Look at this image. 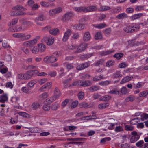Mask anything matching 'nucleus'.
<instances>
[{
    "label": "nucleus",
    "instance_id": "nucleus-1",
    "mask_svg": "<svg viewBox=\"0 0 148 148\" xmlns=\"http://www.w3.org/2000/svg\"><path fill=\"white\" fill-rule=\"evenodd\" d=\"M12 9L14 10L11 12V15L18 16L25 15L26 14L25 12L21 11H25L26 10V8L22 6L17 5L13 7Z\"/></svg>",
    "mask_w": 148,
    "mask_h": 148
},
{
    "label": "nucleus",
    "instance_id": "nucleus-2",
    "mask_svg": "<svg viewBox=\"0 0 148 148\" xmlns=\"http://www.w3.org/2000/svg\"><path fill=\"white\" fill-rule=\"evenodd\" d=\"M138 24L132 23L129 25L127 27L124 28V30L127 32H132L139 28Z\"/></svg>",
    "mask_w": 148,
    "mask_h": 148
},
{
    "label": "nucleus",
    "instance_id": "nucleus-3",
    "mask_svg": "<svg viewBox=\"0 0 148 148\" xmlns=\"http://www.w3.org/2000/svg\"><path fill=\"white\" fill-rule=\"evenodd\" d=\"M43 40L48 45H51L54 42V38L51 35H47L44 37Z\"/></svg>",
    "mask_w": 148,
    "mask_h": 148
},
{
    "label": "nucleus",
    "instance_id": "nucleus-4",
    "mask_svg": "<svg viewBox=\"0 0 148 148\" xmlns=\"http://www.w3.org/2000/svg\"><path fill=\"white\" fill-rule=\"evenodd\" d=\"M62 11V8L60 7L50 10L48 12L49 15L50 16H54L55 15L60 13Z\"/></svg>",
    "mask_w": 148,
    "mask_h": 148
},
{
    "label": "nucleus",
    "instance_id": "nucleus-5",
    "mask_svg": "<svg viewBox=\"0 0 148 148\" xmlns=\"http://www.w3.org/2000/svg\"><path fill=\"white\" fill-rule=\"evenodd\" d=\"M73 16V14L70 12L65 13L62 18V20L64 22H67Z\"/></svg>",
    "mask_w": 148,
    "mask_h": 148
},
{
    "label": "nucleus",
    "instance_id": "nucleus-6",
    "mask_svg": "<svg viewBox=\"0 0 148 148\" xmlns=\"http://www.w3.org/2000/svg\"><path fill=\"white\" fill-rule=\"evenodd\" d=\"M88 44L86 43H82L79 45L75 52L76 53H79L84 50L87 47Z\"/></svg>",
    "mask_w": 148,
    "mask_h": 148
},
{
    "label": "nucleus",
    "instance_id": "nucleus-7",
    "mask_svg": "<svg viewBox=\"0 0 148 148\" xmlns=\"http://www.w3.org/2000/svg\"><path fill=\"white\" fill-rule=\"evenodd\" d=\"M71 33V31L70 30H67L65 32L64 36L62 39V40L64 42L66 41Z\"/></svg>",
    "mask_w": 148,
    "mask_h": 148
},
{
    "label": "nucleus",
    "instance_id": "nucleus-8",
    "mask_svg": "<svg viewBox=\"0 0 148 148\" xmlns=\"http://www.w3.org/2000/svg\"><path fill=\"white\" fill-rule=\"evenodd\" d=\"M85 13L92 12L97 10L96 7L94 5L89 6L88 7L85 6Z\"/></svg>",
    "mask_w": 148,
    "mask_h": 148
},
{
    "label": "nucleus",
    "instance_id": "nucleus-9",
    "mask_svg": "<svg viewBox=\"0 0 148 148\" xmlns=\"http://www.w3.org/2000/svg\"><path fill=\"white\" fill-rule=\"evenodd\" d=\"M90 65L89 63L86 62L77 66L76 69L77 70H81L88 67Z\"/></svg>",
    "mask_w": 148,
    "mask_h": 148
},
{
    "label": "nucleus",
    "instance_id": "nucleus-10",
    "mask_svg": "<svg viewBox=\"0 0 148 148\" xmlns=\"http://www.w3.org/2000/svg\"><path fill=\"white\" fill-rule=\"evenodd\" d=\"M41 106L40 103L38 101H35L32 103L31 107L33 110H35L38 108H39Z\"/></svg>",
    "mask_w": 148,
    "mask_h": 148
},
{
    "label": "nucleus",
    "instance_id": "nucleus-11",
    "mask_svg": "<svg viewBox=\"0 0 148 148\" xmlns=\"http://www.w3.org/2000/svg\"><path fill=\"white\" fill-rule=\"evenodd\" d=\"M52 83L48 82L42 86L40 88L41 90L44 91V89L49 90L51 88V86Z\"/></svg>",
    "mask_w": 148,
    "mask_h": 148
},
{
    "label": "nucleus",
    "instance_id": "nucleus-12",
    "mask_svg": "<svg viewBox=\"0 0 148 148\" xmlns=\"http://www.w3.org/2000/svg\"><path fill=\"white\" fill-rule=\"evenodd\" d=\"M90 35L89 32H85L84 34L83 37V40L85 41H87L90 40Z\"/></svg>",
    "mask_w": 148,
    "mask_h": 148
},
{
    "label": "nucleus",
    "instance_id": "nucleus-13",
    "mask_svg": "<svg viewBox=\"0 0 148 148\" xmlns=\"http://www.w3.org/2000/svg\"><path fill=\"white\" fill-rule=\"evenodd\" d=\"M73 9L77 12L85 13V6L73 7Z\"/></svg>",
    "mask_w": 148,
    "mask_h": 148
},
{
    "label": "nucleus",
    "instance_id": "nucleus-14",
    "mask_svg": "<svg viewBox=\"0 0 148 148\" xmlns=\"http://www.w3.org/2000/svg\"><path fill=\"white\" fill-rule=\"evenodd\" d=\"M73 27L74 29L81 30L83 29L85 27V25L83 24H79L74 25Z\"/></svg>",
    "mask_w": 148,
    "mask_h": 148
},
{
    "label": "nucleus",
    "instance_id": "nucleus-15",
    "mask_svg": "<svg viewBox=\"0 0 148 148\" xmlns=\"http://www.w3.org/2000/svg\"><path fill=\"white\" fill-rule=\"evenodd\" d=\"M121 10V8L120 7H117L116 8H114L113 9L112 8L110 10V14H112L115 13H117L120 11Z\"/></svg>",
    "mask_w": 148,
    "mask_h": 148
},
{
    "label": "nucleus",
    "instance_id": "nucleus-16",
    "mask_svg": "<svg viewBox=\"0 0 148 148\" xmlns=\"http://www.w3.org/2000/svg\"><path fill=\"white\" fill-rule=\"evenodd\" d=\"M132 78L133 77L131 76H126L121 81L120 83L121 84H123L125 83H126L130 81Z\"/></svg>",
    "mask_w": 148,
    "mask_h": 148
},
{
    "label": "nucleus",
    "instance_id": "nucleus-17",
    "mask_svg": "<svg viewBox=\"0 0 148 148\" xmlns=\"http://www.w3.org/2000/svg\"><path fill=\"white\" fill-rule=\"evenodd\" d=\"M122 76V75L120 71H117L112 74V77L115 79L116 78L121 77Z\"/></svg>",
    "mask_w": 148,
    "mask_h": 148
},
{
    "label": "nucleus",
    "instance_id": "nucleus-18",
    "mask_svg": "<svg viewBox=\"0 0 148 148\" xmlns=\"http://www.w3.org/2000/svg\"><path fill=\"white\" fill-rule=\"evenodd\" d=\"M37 82L36 80H32L27 83V87L28 88L32 89L34 87V84Z\"/></svg>",
    "mask_w": 148,
    "mask_h": 148
},
{
    "label": "nucleus",
    "instance_id": "nucleus-19",
    "mask_svg": "<svg viewBox=\"0 0 148 148\" xmlns=\"http://www.w3.org/2000/svg\"><path fill=\"white\" fill-rule=\"evenodd\" d=\"M60 93L58 89L56 87L55 88L53 96L56 99H58L60 96Z\"/></svg>",
    "mask_w": 148,
    "mask_h": 148
},
{
    "label": "nucleus",
    "instance_id": "nucleus-20",
    "mask_svg": "<svg viewBox=\"0 0 148 148\" xmlns=\"http://www.w3.org/2000/svg\"><path fill=\"white\" fill-rule=\"evenodd\" d=\"M8 97L6 94H3L0 97V102L4 103L7 101Z\"/></svg>",
    "mask_w": 148,
    "mask_h": 148
},
{
    "label": "nucleus",
    "instance_id": "nucleus-21",
    "mask_svg": "<svg viewBox=\"0 0 148 148\" xmlns=\"http://www.w3.org/2000/svg\"><path fill=\"white\" fill-rule=\"evenodd\" d=\"M127 14L125 13H121L116 16V18L119 19H123L127 18Z\"/></svg>",
    "mask_w": 148,
    "mask_h": 148
},
{
    "label": "nucleus",
    "instance_id": "nucleus-22",
    "mask_svg": "<svg viewBox=\"0 0 148 148\" xmlns=\"http://www.w3.org/2000/svg\"><path fill=\"white\" fill-rule=\"evenodd\" d=\"M100 87L98 86L95 85L90 87L88 90L91 92L97 91L99 89Z\"/></svg>",
    "mask_w": 148,
    "mask_h": 148
},
{
    "label": "nucleus",
    "instance_id": "nucleus-23",
    "mask_svg": "<svg viewBox=\"0 0 148 148\" xmlns=\"http://www.w3.org/2000/svg\"><path fill=\"white\" fill-rule=\"evenodd\" d=\"M75 75V73H71L70 74L69 76H71V77H69V78L64 80L63 82V84H67L69 82L71 81L72 79L74 77V76Z\"/></svg>",
    "mask_w": 148,
    "mask_h": 148
},
{
    "label": "nucleus",
    "instance_id": "nucleus-24",
    "mask_svg": "<svg viewBox=\"0 0 148 148\" xmlns=\"http://www.w3.org/2000/svg\"><path fill=\"white\" fill-rule=\"evenodd\" d=\"M75 75V73H71L70 74L69 76H71V77H69V78L64 80L63 82V84H67L69 82L71 81L72 79L74 77V76Z\"/></svg>",
    "mask_w": 148,
    "mask_h": 148
},
{
    "label": "nucleus",
    "instance_id": "nucleus-25",
    "mask_svg": "<svg viewBox=\"0 0 148 148\" xmlns=\"http://www.w3.org/2000/svg\"><path fill=\"white\" fill-rule=\"evenodd\" d=\"M31 133H39L41 131L40 128L38 127H32L29 129Z\"/></svg>",
    "mask_w": 148,
    "mask_h": 148
},
{
    "label": "nucleus",
    "instance_id": "nucleus-26",
    "mask_svg": "<svg viewBox=\"0 0 148 148\" xmlns=\"http://www.w3.org/2000/svg\"><path fill=\"white\" fill-rule=\"evenodd\" d=\"M111 9V8L108 6L103 5L101 6L99 8V11H106L110 10Z\"/></svg>",
    "mask_w": 148,
    "mask_h": 148
},
{
    "label": "nucleus",
    "instance_id": "nucleus-27",
    "mask_svg": "<svg viewBox=\"0 0 148 148\" xmlns=\"http://www.w3.org/2000/svg\"><path fill=\"white\" fill-rule=\"evenodd\" d=\"M38 46L39 51L41 52H44L46 49L45 46L42 43L39 44L37 45Z\"/></svg>",
    "mask_w": 148,
    "mask_h": 148
},
{
    "label": "nucleus",
    "instance_id": "nucleus-28",
    "mask_svg": "<svg viewBox=\"0 0 148 148\" xmlns=\"http://www.w3.org/2000/svg\"><path fill=\"white\" fill-rule=\"evenodd\" d=\"M140 135L132 136L130 139V141L131 143H134L137 141L140 138Z\"/></svg>",
    "mask_w": 148,
    "mask_h": 148
},
{
    "label": "nucleus",
    "instance_id": "nucleus-29",
    "mask_svg": "<svg viewBox=\"0 0 148 148\" xmlns=\"http://www.w3.org/2000/svg\"><path fill=\"white\" fill-rule=\"evenodd\" d=\"M111 98V97L108 95H106L102 96L100 97L99 99V101H108L110 100Z\"/></svg>",
    "mask_w": 148,
    "mask_h": 148
},
{
    "label": "nucleus",
    "instance_id": "nucleus-30",
    "mask_svg": "<svg viewBox=\"0 0 148 148\" xmlns=\"http://www.w3.org/2000/svg\"><path fill=\"white\" fill-rule=\"evenodd\" d=\"M45 20V17L43 14H40L38 17L34 19V21L36 20L40 21H43Z\"/></svg>",
    "mask_w": 148,
    "mask_h": 148
},
{
    "label": "nucleus",
    "instance_id": "nucleus-31",
    "mask_svg": "<svg viewBox=\"0 0 148 148\" xmlns=\"http://www.w3.org/2000/svg\"><path fill=\"white\" fill-rule=\"evenodd\" d=\"M59 33V29L56 28L51 29L49 31V33L53 35H56Z\"/></svg>",
    "mask_w": 148,
    "mask_h": 148
},
{
    "label": "nucleus",
    "instance_id": "nucleus-32",
    "mask_svg": "<svg viewBox=\"0 0 148 148\" xmlns=\"http://www.w3.org/2000/svg\"><path fill=\"white\" fill-rule=\"evenodd\" d=\"M57 99L55 97L53 96H52L50 97L48 99H47L45 101L46 102H47L49 104H50L52 102L54 101Z\"/></svg>",
    "mask_w": 148,
    "mask_h": 148
},
{
    "label": "nucleus",
    "instance_id": "nucleus-33",
    "mask_svg": "<svg viewBox=\"0 0 148 148\" xmlns=\"http://www.w3.org/2000/svg\"><path fill=\"white\" fill-rule=\"evenodd\" d=\"M91 82L89 80L82 81V86H88L91 85Z\"/></svg>",
    "mask_w": 148,
    "mask_h": 148
},
{
    "label": "nucleus",
    "instance_id": "nucleus-34",
    "mask_svg": "<svg viewBox=\"0 0 148 148\" xmlns=\"http://www.w3.org/2000/svg\"><path fill=\"white\" fill-rule=\"evenodd\" d=\"M135 99L134 96L130 95L126 98L125 101L126 102H128L130 101H133Z\"/></svg>",
    "mask_w": 148,
    "mask_h": 148
},
{
    "label": "nucleus",
    "instance_id": "nucleus-35",
    "mask_svg": "<svg viewBox=\"0 0 148 148\" xmlns=\"http://www.w3.org/2000/svg\"><path fill=\"white\" fill-rule=\"evenodd\" d=\"M111 82V81L106 80L103 81H101L99 83V84L102 86H105L108 85L109 84H110Z\"/></svg>",
    "mask_w": 148,
    "mask_h": 148
},
{
    "label": "nucleus",
    "instance_id": "nucleus-36",
    "mask_svg": "<svg viewBox=\"0 0 148 148\" xmlns=\"http://www.w3.org/2000/svg\"><path fill=\"white\" fill-rule=\"evenodd\" d=\"M21 90L23 92L27 94H29L31 92L30 89L28 87H22L21 88Z\"/></svg>",
    "mask_w": 148,
    "mask_h": 148
},
{
    "label": "nucleus",
    "instance_id": "nucleus-37",
    "mask_svg": "<svg viewBox=\"0 0 148 148\" xmlns=\"http://www.w3.org/2000/svg\"><path fill=\"white\" fill-rule=\"evenodd\" d=\"M30 50L32 52L35 54H37L39 52V50L37 46H34L32 48H30Z\"/></svg>",
    "mask_w": 148,
    "mask_h": 148
},
{
    "label": "nucleus",
    "instance_id": "nucleus-38",
    "mask_svg": "<svg viewBox=\"0 0 148 148\" xmlns=\"http://www.w3.org/2000/svg\"><path fill=\"white\" fill-rule=\"evenodd\" d=\"M59 107V104L56 102L53 103L51 105V109L53 110H57Z\"/></svg>",
    "mask_w": 148,
    "mask_h": 148
},
{
    "label": "nucleus",
    "instance_id": "nucleus-39",
    "mask_svg": "<svg viewBox=\"0 0 148 148\" xmlns=\"http://www.w3.org/2000/svg\"><path fill=\"white\" fill-rule=\"evenodd\" d=\"M109 105L108 103H101L98 105V107L100 109L105 108L108 107Z\"/></svg>",
    "mask_w": 148,
    "mask_h": 148
},
{
    "label": "nucleus",
    "instance_id": "nucleus-40",
    "mask_svg": "<svg viewBox=\"0 0 148 148\" xmlns=\"http://www.w3.org/2000/svg\"><path fill=\"white\" fill-rule=\"evenodd\" d=\"M143 14L142 13H139L136 14L132 16L131 17V18L133 20H135L138 19L142 16Z\"/></svg>",
    "mask_w": 148,
    "mask_h": 148
},
{
    "label": "nucleus",
    "instance_id": "nucleus-41",
    "mask_svg": "<svg viewBox=\"0 0 148 148\" xmlns=\"http://www.w3.org/2000/svg\"><path fill=\"white\" fill-rule=\"evenodd\" d=\"M104 62V60L103 59H99L96 62L94 63V65L96 66H98L99 65H102Z\"/></svg>",
    "mask_w": 148,
    "mask_h": 148
},
{
    "label": "nucleus",
    "instance_id": "nucleus-42",
    "mask_svg": "<svg viewBox=\"0 0 148 148\" xmlns=\"http://www.w3.org/2000/svg\"><path fill=\"white\" fill-rule=\"evenodd\" d=\"M114 51V50H108L102 52L100 55L101 56L107 55L109 54L112 53Z\"/></svg>",
    "mask_w": 148,
    "mask_h": 148
},
{
    "label": "nucleus",
    "instance_id": "nucleus-43",
    "mask_svg": "<svg viewBox=\"0 0 148 148\" xmlns=\"http://www.w3.org/2000/svg\"><path fill=\"white\" fill-rule=\"evenodd\" d=\"M95 27L98 29H101L106 27V25L104 23H99L95 25Z\"/></svg>",
    "mask_w": 148,
    "mask_h": 148
},
{
    "label": "nucleus",
    "instance_id": "nucleus-44",
    "mask_svg": "<svg viewBox=\"0 0 148 148\" xmlns=\"http://www.w3.org/2000/svg\"><path fill=\"white\" fill-rule=\"evenodd\" d=\"M92 56L91 54H84L81 55L80 57V58L81 59H87Z\"/></svg>",
    "mask_w": 148,
    "mask_h": 148
},
{
    "label": "nucleus",
    "instance_id": "nucleus-45",
    "mask_svg": "<svg viewBox=\"0 0 148 148\" xmlns=\"http://www.w3.org/2000/svg\"><path fill=\"white\" fill-rule=\"evenodd\" d=\"M73 86H82V81L79 80L75 81L72 83Z\"/></svg>",
    "mask_w": 148,
    "mask_h": 148
},
{
    "label": "nucleus",
    "instance_id": "nucleus-46",
    "mask_svg": "<svg viewBox=\"0 0 148 148\" xmlns=\"http://www.w3.org/2000/svg\"><path fill=\"white\" fill-rule=\"evenodd\" d=\"M51 107L49 103H45L44 104L43 107L42 109L45 111H48L49 110L50 108Z\"/></svg>",
    "mask_w": 148,
    "mask_h": 148
},
{
    "label": "nucleus",
    "instance_id": "nucleus-47",
    "mask_svg": "<svg viewBox=\"0 0 148 148\" xmlns=\"http://www.w3.org/2000/svg\"><path fill=\"white\" fill-rule=\"evenodd\" d=\"M47 93L45 92L41 94L39 96V97L41 100H43L46 98L48 96Z\"/></svg>",
    "mask_w": 148,
    "mask_h": 148
},
{
    "label": "nucleus",
    "instance_id": "nucleus-48",
    "mask_svg": "<svg viewBox=\"0 0 148 148\" xmlns=\"http://www.w3.org/2000/svg\"><path fill=\"white\" fill-rule=\"evenodd\" d=\"M115 62L113 60H110L108 61L106 64V66L108 67L113 66L114 65Z\"/></svg>",
    "mask_w": 148,
    "mask_h": 148
},
{
    "label": "nucleus",
    "instance_id": "nucleus-49",
    "mask_svg": "<svg viewBox=\"0 0 148 148\" xmlns=\"http://www.w3.org/2000/svg\"><path fill=\"white\" fill-rule=\"evenodd\" d=\"M148 95V90H145L140 92L139 94V96L140 97H144Z\"/></svg>",
    "mask_w": 148,
    "mask_h": 148
},
{
    "label": "nucleus",
    "instance_id": "nucleus-50",
    "mask_svg": "<svg viewBox=\"0 0 148 148\" xmlns=\"http://www.w3.org/2000/svg\"><path fill=\"white\" fill-rule=\"evenodd\" d=\"M103 78V76L100 75L98 76L94 77L93 78V80L94 81L97 82L101 80Z\"/></svg>",
    "mask_w": 148,
    "mask_h": 148
},
{
    "label": "nucleus",
    "instance_id": "nucleus-51",
    "mask_svg": "<svg viewBox=\"0 0 148 148\" xmlns=\"http://www.w3.org/2000/svg\"><path fill=\"white\" fill-rule=\"evenodd\" d=\"M18 114L20 116L24 117L27 118L29 117V116L28 114L25 112H18Z\"/></svg>",
    "mask_w": 148,
    "mask_h": 148
},
{
    "label": "nucleus",
    "instance_id": "nucleus-52",
    "mask_svg": "<svg viewBox=\"0 0 148 148\" xmlns=\"http://www.w3.org/2000/svg\"><path fill=\"white\" fill-rule=\"evenodd\" d=\"M47 81V78H43L38 80L37 82L40 85H42Z\"/></svg>",
    "mask_w": 148,
    "mask_h": 148
},
{
    "label": "nucleus",
    "instance_id": "nucleus-53",
    "mask_svg": "<svg viewBox=\"0 0 148 148\" xmlns=\"http://www.w3.org/2000/svg\"><path fill=\"white\" fill-rule=\"evenodd\" d=\"M19 100V97H18L14 96L12 97L11 101L12 102L17 103Z\"/></svg>",
    "mask_w": 148,
    "mask_h": 148
},
{
    "label": "nucleus",
    "instance_id": "nucleus-54",
    "mask_svg": "<svg viewBox=\"0 0 148 148\" xmlns=\"http://www.w3.org/2000/svg\"><path fill=\"white\" fill-rule=\"evenodd\" d=\"M144 141L143 140H141L137 142L136 143V146L139 148H140V147H142L143 145V144H144Z\"/></svg>",
    "mask_w": 148,
    "mask_h": 148
},
{
    "label": "nucleus",
    "instance_id": "nucleus-55",
    "mask_svg": "<svg viewBox=\"0 0 148 148\" xmlns=\"http://www.w3.org/2000/svg\"><path fill=\"white\" fill-rule=\"evenodd\" d=\"M144 141L143 140H141L137 142L136 143V146L139 148H140V147H142L143 145V144H144Z\"/></svg>",
    "mask_w": 148,
    "mask_h": 148
},
{
    "label": "nucleus",
    "instance_id": "nucleus-56",
    "mask_svg": "<svg viewBox=\"0 0 148 148\" xmlns=\"http://www.w3.org/2000/svg\"><path fill=\"white\" fill-rule=\"evenodd\" d=\"M102 37V35L100 32H97L95 35V38L96 40L100 39Z\"/></svg>",
    "mask_w": 148,
    "mask_h": 148
},
{
    "label": "nucleus",
    "instance_id": "nucleus-57",
    "mask_svg": "<svg viewBox=\"0 0 148 148\" xmlns=\"http://www.w3.org/2000/svg\"><path fill=\"white\" fill-rule=\"evenodd\" d=\"M134 128V127L131 125H126L125 126V129L126 131H131Z\"/></svg>",
    "mask_w": 148,
    "mask_h": 148
},
{
    "label": "nucleus",
    "instance_id": "nucleus-58",
    "mask_svg": "<svg viewBox=\"0 0 148 148\" xmlns=\"http://www.w3.org/2000/svg\"><path fill=\"white\" fill-rule=\"evenodd\" d=\"M50 63L54 62L58 60V59L53 55L50 56Z\"/></svg>",
    "mask_w": 148,
    "mask_h": 148
},
{
    "label": "nucleus",
    "instance_id": "nucleus-59",
    "mask_svg": "<svg viewBox=\"0 0 148 148\" xmlns=\"http://www.w3.org/2000/svg\"><path fill=\"white\" fill-rule=\"evenodd\" d=\"M84 93L82 91H80L77 94L79 99V100H82L84 98Z\"/></svg>",
    "mask_w": 148,
    "mask_h": 148
},
{
    "label": "nucleus",
    "instance_id": "nucleus-60",
    "mask_svg": "<svg viewBox=\"0 0 148 148\" xmlns=\"http://www.w3.org/2000/svg\"><path fill=\"white\" fill-rule=\"evenodd\" d=\"M50 56H47L45 57L44 58L43 61L44 62L47 63V64H49L50 63Z\"/></svg>",
    "mask_w": 148,
    "mask_h": 148
},
{
    "label": "nucleus",
    "instance_id": "nucleus-61",
    "mask_svg": "<svg viewBox=\"0 0 148 148\" xmlns=\"http://www.w3.org/2000/svg\"><path fill=\"white\" fill-rule=\"evenodd\" d=\"M41 6L43 7H48L49 6V3L48 2L41 1L40 3Z\"/></svg>",
    "mask_w": 148,
    "mask_h": 148
},
{
    "label": "nucleus",
    "instance_id": "nucleus-62",
    "mask_svg": "<svg viewBox=\"0 0 148 148\" xmlns=\"http://www.w3.org/2000/svg\"><path fill=\"white\" fill-rule=\"evenodd\" d=\"M111 138L110 137H107L103 138L101 139L100 143L104 144L106 142L110 140Z\"/></svg>",
    "mask_w": 148,
    "mask_h": 148
},
{
    "label": "nucleus",
    "instance_id": "nucleus-63",
    "mask_svg": "<svg viewBox=\"0 0 148 148\" xmlns=\"http://www.w3.org/2000/svg\"><path fill=\"white\" fill-rule=\"evenodd\" d=\"M80 108H87L88 106V103L85 102H82L79 104Z\"/></svg>",
    "mask_w": 148,
    "mask_h": 148
},
{
    "label": "nucleus",
    "instance_id": "nucleus-64",
    "mask_svg": "<svg viewBox=\"0 0 148 148\" xmlns=\"http://www.w3.org/2000/svg\"><path fill=\"white\" fill-rule=\"evenodd\" d=\"M21 49L26 54H29V51L28 49L25 47H22Z\"/></svg>",
    "mask_w": 148,
    "mask_h": 148
}]
</instances>
